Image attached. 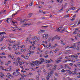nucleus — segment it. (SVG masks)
<instances>
[{
  "instance_id": "56",
  "label": "nucleus",
  "mask_w": 80,
  "mask_h": 80,
  "mask_svg": "<svg viewBox=\"0 0 80 80\" xmlns=\"http://www.w3.org/2000/svg\"><path fill=\"white\" fill-rule=\"evenodd\" d=\"M76 25V24H75L74 25L71 26V27H75Z\"/></svg>"
},
{
  "instance_id": "10",
  "label": "nucleus",
  "mask_w": 80,
  "mask_h": 80,
  "mask_svg": "<svg viewBox=\"0 0 80 80\" xmlns=\"http://www.w3.org/2000/svg\"><path fill=\"white\" fill-rule=\"evenodd\" d=\"M73 72H71V71L70 70L68 72V73L69 74V75H72H72H73Z\"/></svg>"
},
{
  "instance_id": "14",
  "label": "nucleus",
  "mask_w": 80,
  "mask_h": 80,
  "mask_svg": "<svg viewBox=\"0 0 80 80\" xmlns=\"http://www.w3.org/2000/svg\"><path fill=\"white\" fill-rule=\"evenodd\" d=\"M70 17V15L69 14H68L66 16H64V18H67L68 17Z\"/></svg>"
},
{
  "instance_id": "31",
  "label": "nucleus",
  "mask_w": 80,
  "mask_h": 80,
  "mask_svg": "<svg viewBox=\"0 0 80 80\" xmlns=\"http://www.w3.org/2000/svg\"><path fill=\"white\" fill-rule=\"evenodd\" d=\"M17 20H18V21H20V20H20V18H18L17 19Z\"/></svg>"
},
{
  "instance_id": "20",
  "label": "nucleus",
  "mask_w": 80,
  "mask_h": 80,
  "mask_svg": "<svg viewBox=\"0 0 80 80\" xmlns=\"http://www.w3.org/2000/svg\"><path fill=\"white\" fill-rule=\"evenodd\" d=\"M25 59H28V57L27 56H25L24 58Z\"/></svg>"
},
{
  "instance_id": "45",
  "label": "nucleus",
  "mask_w": 80,
  "mask_h": 80,
  "mask_svg": "<svg viewBox=\"0 0 80 80\" xmlns=\"http://www.w3.org/2000/svg\"><path fill=\"white\" fill-rule=\"evenodd\" d=\"M53 67H54L55 68H55L56 69V68H57V65H55V66H53Z\"/></svg>"
},
{
  "instance_id": "30",
  "label": "nucleus",
  "mask_w": 80,
  "mask_h": 80,
  "mask_svg": "<svg viewBox=\"0 0 80 80\" xmlns=\"http://www.w3.org/2000/svg\"><path fill=\"white\" fill-rule=\"evenodd\" d=\"M47 37V35H46V34H44L43 35V37L44 38H45V37Z\"/></svg>"
},
{
  "instance_id": "37",
  "label": "nucleus",
  "mask_w": 80,
  "mask_h": 80,
  "mask_svg": "<svg viewBox=\"0 0 80 80\" xmlns=\"http://www.w3.org/2000/svg\"><path fill=\"white\" fill-rule=\"evenodd\" d=\"M15 41H12V42H10V43H15Z\"/></svg>"
},
{
  "instance_id": "46",
  "label": "nucleus",
  "mask_w": 80,
  "mask_h": 80,
  "mask_svg": "<svg viewBox=\"0 0 80 80\" xmlns=\"http://www.w3.org/2000/svg\"><path fill=\"white\" fill-rule=\"evenodd\" d=\"M80 24V20L78 21V23L77 25H78Z\"/></svg>"
},
{
  "instance_id": "43",
  "label": "nucleus",
  "mask_w": 80,
  "mask_h": 80,
  "mask_svg": "<svg viewBox=\"0 0 80 80\" xmlns=\"http://www.w3.org/2000/svg\"><path fill=\"white\" fill-rule=\"evenodd\" d=\"M73 34H77V33L76 31H74L73 32Z\"/></svg>"
},
{
  "instance_id": "60",
  "label": "nucleus",
  "mask_w": 80,
  "mask_h": 80,
  "mask_svg": "<svg viewBox=\"0 0 80 80\" xmlns=\"http://www.w3.org/2000/svg\"><path fill=\"white\" fill-rule=\"evenodd\" d=\"M71 8L72 10H75V8L74 7L73 8Z\"/></svg>"
},
{
  "instance_id": "19",
  "label": "nucleus",
  "mask_w": 80,
  "mask_h": 80,
  "mask_svg": "<svg viewBox=\"0 0 80 80\" xmlns=\"http://www.w3.org/2000/svg\"><path fill=\"white\" fill-rule=\"evenodd\" d=\"M50 73H48V75L46 77H49V78L50 77V76H51V74L50 75Z\"/></svg>"
},
{
  "instance_id": "35",
  "label": "nucleus",
  "mask_w": 80,
  "mask_h": 80,
  "mask_svg": "<svg viewBox=\"0 0 80 80\" xmlns=\"http://www.w3.org/2000/svg\"><path fill=\"white\" fill-rule=\"evenodd\" d=\"M38 50H39V51H41V52H42V50H40V48H38Z\"/></svg>"
},
{
  "instance_id": "17",
  "label": "nucleus",
  "mask_w": 80,
  "mask_h": 80,
  "mask_svg": "<svg viewBox=\"0 0 80 80\" xmlns=\"http://www.w3.org/2000/svg\"><path fill=\"white\" fill-rule=\"evenodd\" d=\"M24 23V22H25V21H22V20H20V23H22V22Z\"/></svg>"
},
{
  "instance_id": "51",
  "label": "nucleus",
  "mask_w": 80,
  "mask_h": 80,
  "mask_svg": "<svg viewBox=\"0 0 80 80\" xmlns=\"http://www.w3.org/2000/svg\"><path fill=\"white\" fill-rule=\"evenodd\" d=\"M60 29H62V27H60L59 28H58V29L60 30Z\"/></svg>"
},
{
  "instance_id": "18",
  "label": "nucleus",
  "mask_w": 80,
  "mask_h": 80,
  "mask_svg": "<svg viewBox=\"0 0 80 80\" xmlns=\"http://www.w3.org/2000/svg\"><path fill=\"white\" fill-rule=\"evenodd\" d=\"M76 58V59H77V58H78V56L77 55L75 56H74L73 57V58Z\"/></svg>"
},
{
  "instance_id": "53",
  "label": "nucleus",
  "mask_w": 80,
  "mask_h": 80,
  "mask_svg": "<svg viewBox=\"0 0 80 80\" xmlns=\"http://www.w3.org/2000/svg\"><path fill=\"white\" fill-rule=\"evenodd\" d=\"M72 21H73V20H75V18H73L72 19H71Z\"/></svg>"
},
{
  "instance_id": "50",
  "label": "nucleus",
  "mask_w": 80,
  "mask_h": 80,
  "mask_svg": "<svg viewBox=\"0 0 80 80\" xmlns=\"http://www.w3.org/2000/svg\"><path fill=\"white\" fill-rule=\"evenodd\" d=\"M35 41H34L33 42V43H34V44H32V46H33V47L34 46V44H35Z\"/></svg>"
},
{
  "instance_id": "63",
  "label": "nucleus",
  "mask_w": 80,
  "mask_h": 80,
  "mask_svg": "<svg viewBox=\"0 0 80 80\" xmlns=\"http://www.w3.org/2000/svg\"><path fill=\"white\" fill-rule=\"evenodd\" d=\"M28 80H35V79H32V78H31V79H28Z\"/></svg>"
},
{
  "instance_id": "23",
  "label": "nucleus",
  "mask_w": 80,
  "mask_h": 80,
  "mask_svg": "<svg viewBox=\"0 0 80 80\" xmlns=\"http://www.w3.org/2000/svg\"><path fill=\"white\" fill-rule=\"evenodd\" d=\"M51 75H52L53 74V72L52 71L50 73H49Z\"/></svg>"
},
{
  "instance_id": "4",
  "label": "nucleus",
  "mask_w": 80,
  "mask_h": 80,
  "mask_svg": "<svg viewBox=\"0 0 80 80\" xmlns=\"http://www.w3.org/2000/svg\"><path fill=\"white\" fill-rule=\"evenodd\" d=\"M6 38H7V36H3L1 37V38L0 39L1 40H5Z\"/></svg>"
},
{
  "instance_id": "48",
  "label": "nucleus",
  "mask_w": 80,
  "mask_h": 80,
  "mask_svg": "<svg viewBox=\"0 0 80 80\" xmlns=\"http://www.w3.org/2000/svg\"><path fill=\"white\" fill-rule=\"evenodd\" d=\"M58 61H56V63H59V62L58 61V60H57Z\"/></svg>"
},
{
  "instance_id": "15",
  "label": "nucleus",
  "mask_w": 80,
  "mask_h": 80,
  "mask_svg": "<svg viewBox=\"0 0 80 80\" xmlns=\"http://www.w3.org/2000/svg\"><path fill=\"white\" fill-rule=\"evenodd\" d=\"M10 76V77L12 76L10 75V73H8L7 75H6V77H8V78H10V77H9V76Z\"/></svg>"
},
{
  "instance_id": "40",
  "label": "nucleus",
  "mask_w": 80,
  "mask_h": 80,
  "mask_svg": "<svg viewBox=\"0 0 80 80\" xmlns=\"http://www.w3.org/2000/svg\"><path fill=\"white\" fill-rule=\"evenodd\" d=\"M65 28L63 29L62 30L61 33H63V31L65 30Z\"/></svg>"
},
{
  "instance_id": "64",
  "label": "nucleus",
  "mask_w": 80,
  "mask_h": 80,
  "mask_svg": "<svg viewBox=\"0 0 80 80\" xmlns=\"http://www.w3.org/2000/svg\"><path fill=\"white\" fill-rule=\"evenodd\" d=\"M47 80H49V77H46Z\"/></svg>"
},
{
  "instance_id": "27",
  "label": "nucleus",
  "mask_w": 80,
  "mask_h": 80,
  "mask_svg": "<svg viewBox=\"0 0 80 80\" xmlns=\"http://www.w3.org/2000/svg\"><path fill=\"white\" fill-rule=\"evenodd\" d=\"M32 3H33L32 2H31L30 4V6L32 7Z\"/></svg>"
},
{
  "instance_id": "57",
  "label": "nucleus",
  "mask_w": 80,
  "mask_h": 80,
  "mask_svg": "<svg viewBox=\"0 0 80 80\" xmlns=\"http://www.w3.org/2000/svg\"><path fill=\"white\" fill-rule=\"evenodd\" d=\"M51 47V44L49 43V47Z\"/></svg>"
},
{
  "instance_id": "9",
  "label": "nucleus",
  "mask_w": 80,
  "mask_h": 80,
  "mask_svg": "<svg viewBox=\"0 0 80 80\" xmlns=\"http://www.w3.org/2000/svg\"><path fill=\"white\" fill-rule=\"evenodd\" d=\"M32 16V13H30L28 15V17H29V18H30V17H31Z\"/></svg>"
},
{
  "instance_id": "13",
  "label": "nucleus",
  "mask_w": 80,
  "mask_h": 80,
  "mask_svg": "<svg viewBox=\"0 0 80 80\" xmlns=\"http://www.w3.org/2000/svg\"><path fill=\"white\" fill-rule=\"evenodd\" d=\"M63 7H62V9H60L59 11L60 12H62L63 11Z\"/></svg>"
},
{
  "instance_id": "39",
  "label": "nucleus",
  "mask_w": 80,
  "mask_h": 80,
  "mask_svg": "<svg viewBox=\"0 0 80 80\" xmlns=\"http://www.w3.org/2000/svg\"><path fill=\"white\" fill-rule=\"evenodd\" d=\"M48 57V55H45V58H47Z\"/></svg>"
},
{
  "instance_id": "1",
  "label": "nucleus",
  "mask_w": 80,
  "mask_h": 80,
  "mask_svg": "<svg viewBox=\"0 0 80 80\" xmlns=\"http://www.w3.org/2000/svg\"><path fill=\"white\" fill-rule=\"evenodd\" d=\"M60 37H58V36L56 35L55 37H54L52 38V40H54L55 39H57V40H60Z\"/></svg>"
},
{
  "instance_id": "24",
  "label": "nucleus",
  "mask_w": 80,
  "mask_h": 80,
  "mask_svg": "<svg viewBox=\"0 0 80 80\" xmlns=\"http://www.w3.org/2000/svg\"><path fill=\"white\" fill-rule=\"evenodd\" d=\"M55 74L56 76H57V77H58V73H57L55 72Z\"/></svg>"
},
{
  "instance_id": "49",
  "label": "nucleus",
  "mask_w": 80,
  "mask_h": 80,
  "mask_svg": "<svg viewBox=\"0 0 80 80\" xmlns=\"http://www.w3.org/2000/svg\"><path fill=\"white\" fill-rule=\"evenodd\" d=\"M39 12H40L41 13H42V12H43V11L42 10H40L39 11Z\"/></svg>"
},
{
  "instance_id": "8",
  "label": "nucleus",
  "mask_w": 80,
  "mask_h": 80,
  "mask_svg": "<svg viewBox=\"0 0 80 80\" xmlns=\"http://www.w3.org/2000/svg\"><path fill=\"white\" fill-rule=\"evenodd\" d=\"M57 44H56L54 45L53 46H51V48H55V47H57Z\"/></svg>"
},
{
  "instance_id": "34",
  "label": "nucleus",
  "mask_w": 80,
  "mask_h": 80,
  "mask_svg": "<svg viewBox=\"0 0 80 80\" xmlns=\"http://www.w3.org/2000/svg\"><path fill=\"white\" fill-rule=\"evenodd\" d=\"M21 57H22V58H25V56L23 55H21Z\"/></svg>"
},
{
  "instance_id": "61",
  "label": "nucleus",
  "mask_w": 80,
  "mask_h": 80,
  "mask_svg": "<svg viewBox=\"0 0 80 80\" xmlns=\"http://www.w3.org/2000/svg\"><path fill=\"white\" fill-rule=\"evenodd\" d=\"M11 63V62L10 61H8V64H9V63Z\"/></svg>"
},
{
  "instance_id": "33",
  "label": "nucleus",
  "mask_w": 80,
  "mask_h": 80,
  "mask_svg": "<svg viewBox=\"0 0 80 80\" xmlns=\"http://www.w3.org/2000/svg\"><path fill=\"white\" fill-rule=\"evenodd\" d=\"M11 21H12V23H13V25H15V22H13L12 20H11Z\"/></svg>"
},
{
  "instance_id": "36",
  "label": "nucleus",
  "mask_w": 80,
  "mask_h": 80,
  "mask_svg": "<svg viewBox=\"0 0 80 80\" xmlns=\"http://www.w3.org/2000/svg\"><path fill=\"white\" fill-rule=\"evenodd\" d=\"M60 43H62V44L63 43V41H62V40L60 41Z\"/></svg>"
},
{
  "instance_id": "28",
  "label": "nucleus",
  "mask_w": 80,
  "mask_h": 80,
  "mask_svg": "<svg viewBox=\"0 0 80 80\" xmlns=\"http://www.w3.org/2000/svg\"><path fill=\"white\" fill-rule=\"evenodd\" d=\"M0 73H1V75H2V76H5V75H4V74H3V73H2V72H1Z\"/></svg>"
},
{
  "instance_id": "29",
  "label": "nucleus",
  "mask_w": 80,
  "mask_h": 80,
  "mask_svg": "<svg viewBox=\"0 0 80 80\" xmlns=\"http://www.w3.org/2000/svg\"><path fill=\"white\" fill-rule=\"evenodd\" d=\"M29 42H30V44H32V41H30V40H29L28 41Z\"/></svg>"
},
{
  "instance_id": "62",
  "label": "nucleus",
  "mask_w": 80,
  "mask_h": 80,
  "mask_svg": "<svg viewBox=\"0 0 80 80\" xmlns=\"http://www.w3.org/2000/svg\"><path fill=\"white\" fill-rule=\"evenodd\" d=\"M40 38H38L37 39V40H40Z\"/></svg>"
},
{
  "instance_id": "21",
  "label": "nucleus",
  "mask_w": 80,
  "mask_h": 80,
  "mask_svg": "<svg viewBox=\"0 0 80 80\" xmlns=\"http://www.w3.org/2000/svg\"><path fill=\"white\" fill-rule=\"evenodd\" d=\"M11 68H10V69L9 70H7V69H4V70H5V71H11Z\"/></svg>"
},
{
  "instance_id": "12",
  "label": "nucleus",
  "mask_w": 80,
  "mask_h": 80,
  "mask_svg": "<svg viewBox=\"0 0 80 80\" xmlns=\"http://www.w3.org/2000/svg\"><path fill=\"white\" fill-rule=\"evenodd\" d=\"M36 38H37V36H34V37L33 38V37L32 38V40H35V39H36Z\"/></svg>"
},
{
  "instance_id": "55",
  "label": "nucleus",
  "mask_w": 80,
  "mask_h": 80,
  "mask_svg": "<svg viewBox=\"0 0 80 80\" xmlns=\"http://www.w3.org/2000/svg\"><path fill=\"white\" fill-rule=\"evenodd\" d=\"M7 0H5L4 2V4H5V3H6V2H7Z\"/></svg>"
},
{
  "instance_id": "26",
  "label": "nucleus",
  "mask_w": 80,
  "mask_h": 80,
  "mask_svg": "<svg viewBox=\"0 0 80 80\" xmlns=\"http://www.w3.org/2000/svg\"><path fill=\"white\" fill-rule=\"evenodd\" d=\"M63 62H64V63H65V62H67V61L66 60H63Z\"/></svg>"
},
{
  "instance_id": "16",
  "label": "nucleus",
  "mask_w": 80,
  "mask_h": 80,
  "mask_svg": "<svg viewBox=\"0 0 80 80\" xmlns=\"http://www.w3.org/2000/svg\"><path fill=\"white\" fill-rule=\"evenodd\" d=\"M77 66H78L79 67H80V62H79L77 64Z\"/></svg>"
},
{
  "instance_id": "6",
  "label": "nucleus",
  "mask_w": 80,
  "mask_h": 80,
  "mask_svg": "<svg viewBox=\"0 0 80 80\" xmlns=\"http://www.w3.org/2000/svg\"><path fill=\"white\" fill-rule=\"evenodd\" d=\"M8 20L9 21H10V20H12V18H7V19L6 20V21H7V22L8 23Z\"/></svg>"
},
{
  "instance_id": "52",
  "label": "nucleus",
  "mask_w": 80,
  "mask_h": 80,
  "mask_svg": "<svg viewBox=\"0 0 80 80\" xmlns=\"http://www.w3.org/2000/svg\"><path fill=\"white\" fill-rule=\"evenodd\" d=\"M70 65H71V66H72L73 65V63H70L69 64Z\"/></svg>"
},
{
  "instance_id": "3",
  "label": "nucleus",
  "mask_w": 80,
  "mask_h": 80,
  "mask_svg": "<svg viewBox=\"0 0 80 80\" xmlns=\"http://www.w3.org/2000/svg\"><path fill=\"white\" fill-rule=\"evenodd\" d=\"M72 75H80V73L76 72L75 71H72Z\"/></svg>"
},
{
  "instance_id": "47",
  "label": "nucleus",
  "mask_w": 80,
  "mask_h": 80,
  "mask_svg": "<svg viewBox=\"0 0 80 80\" xmlns=\"http://www.w3.org/2000/svg\"><path fill=\"white\" fill-rule=\"evenodd\" d=\"M62 72H65V70L64 69H62L61 71Z\"/></svg>"
},
{
  "instance_id": "5",
  "label": "nucleus",
  "mask_w": 80,
  "mask_h": 80,
  "mask_svg": "<svg viewBox=\"0 0 80 80\" xmlns=\"http://www.w3.org/2000/svg\"><path fill=\"white\" fill-rule=\"evenodd\" d=\"M52 66H53V65L52 64H51L50 65V64H49V63H48L47 64V67H48H48H50V68H51L52 67Z\"/></svg>"
},
{
  "instance_id": "41",
  "label": "nucleus",
  "mask_w": 80,
  "mask_h": 80,
  "mask_svg": "<svg viewBox=\"0 0 80 80\" xmlns=\"http://www.w3.org/2000/svg\"><path fill=\"white\" fill-rule=\"evenodd\" d=\"M55 70H56V69L55 68H53L52 69V71H54Z\"/></svg>"
},
{
  "instance_id": "54",
  "label": "nucleus",
  "mask_w": 80,
  "mask_h": 80,
  "mask_svg": "<svg viewBox=\"0 0 80 80\" xmlns=\"http://www.w3.org/2000/svg\"><path fill=\"white\" fill-rule=\"evenodd\" d=\"M18 62H16V65L18 66Z\"/></svg>"
},
{
  "instance_id": "22",
  "label": "nucleus",
  "mask_w": 80,
  "mask_h": 80,
  "mask_svg": "<svg viewBox=\"0 0 80 80\" xmlns=\"http://www.w3.org/2000/svg\"><path fill=\"white\" fill-rule=\"evenodd\" d=\"M45 32V30H40V33H42V32Z\"/></svg>"
},
{
  "instance_id": "7",
  "label": "nucleus",
  "mask_w": 80,
  "mask_h": 80,
  "mask_svg": "<svg viewBox=\"0 0 80 80\" xmlns=\"http://www.w3.org/2000/svg\"><path fill=\"white\" fill-rule=\"evenodd\" d=\"M6 34V33H5V32H0V36L1 35H2H2H3V34Z\"/></svg>"
},
{
  "instance_id": "38",
  "label": "nucleus",
  "mask_w": 80,
  "mask_h": 80,
  "mask_svg": "<svg viewBox=\"0 0 80 80\" xmlns=\"http://www.w3.org/2000/svg\"><path fill=\"white\" fill-rule=\"evenodd\" d=\"M46 63H51V62H50V61L48 60V62H46Z\"/></svg>"
},
{
  "instance_id": "2",
  "label": "nucleus",
  "mask_w": 80,
  "mask_h": 80,
  "mask_svg": "<svg viewBox=\"0 0 80 80\" xmlns=\"http://www.w3.org/2000/svg\"><path fill=\"white\" fill-rule=\"evenodd\" d=\"M44 62V59L43 58H42L40 59V60L38 62L40 64H41L43 62Z\"/></svg>"
},
{
  "instance_id": "25",
  "label": "nucleus",
  "mask_w": 80,
  "mask_h": 80,
  "mask_svg": "<svg viewBox=\"0 0 80 80\" xmlns=\"http://www.w3.org/2000/svg\"><path fill=\"white\" fill-rule=\"evenodd\" d=\"M30 65H31V66H32V67H34V66H35V65H34V64H33V63H31Z\"/></svg>"
},
{
  "instance_id": "11",
  "label": "nucleus",
  "mask_w": 80,
  "mask_h": 80,
  "mask_svg": "<svg viewBox=\"0 0 80 80\" xmlns=\"http://www.w3.org/2000/svg\"><path fill=\"white\" fill-rule=\"evenodd\" d=\"M35 65H37V66H38V61H36L34 62Z\"/></svg>"
},
{
  "instance_id": "59",
  "label": "nucleus",
  "mask_w": 80,
  "mask_h": 80,
  "mask_svg": "<svg viewBox=\"0 0 80 80\" xmlns=\"http://www.w3.org/2000/svg\"><path fill=\"white\" fill-rule=\"evenodd\" d=\"M50 54L52 53V55H53V52H52L51 51H50Z\"/></svg>"
},
{
  "instance_id": "58",
  "label": "nucleus",
  "mask_w": 80,
  "mask_h": 80,
  "mask_svg": "<svg viewBox=\"0 0 80 80\" xmlns=\"http://www.w3.org/2000/svg\"><path fill=\"white\" fill-rule=\"evenodd\" d=\"M5 47H3L2 48V50H3L4 49H5Z\"/></svg>"
},
{
  "instance_id": "42",
  "label": "nucleus",
  "mask_w": 80,
  "mask_h": 80,
  "mask_svg": "<svg viewBox=\"0 0 80 80\" xmlns=\"http://www.w3.org/2000/svg\"><path fill=\"white\" fill-rule=\"evenodd\" d=\"M68 70H70V69H71V68H70V67L68 66Z\"/></svg>"
},
{
  "instance_id": "32",
  "label": "nucleus",
  "mask_w": 80,
  "mask_h": 80,
  "mask_svg": "<svg viewBox=\"0 0 80 80\" xmlns=\"http://www.w3.org/2000/svg\"><path fill=\"white\" fill-rule=\"evenodd\" d=\"M51 38H52V37H50V38L48 39V40H51Z\"/></svg>"
},
{
  "instance_id": "44",
  "label": "nucleus",
  "mask_w": 80,
  "mask_h": 80,
  "mask_svg": "<svg viewBox=\"0 0 80 80\" xmlns=\"http://www.w3.org/2000/svg\"><path fill=\"white\" fill-rule=\"evenodd\" d=\"M28 25V24L26 23V24H23V25H25L26 26L27 25Z\"/></svg>"
}]
</instances>
